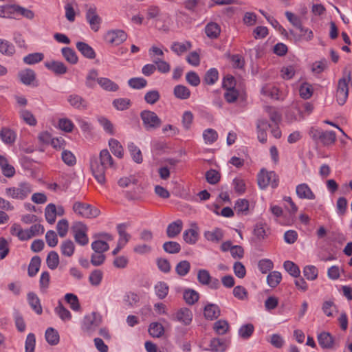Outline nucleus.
Wrapping results in <instances>:
<instances>
[{"label":"nucleus","instance_id":"f257e3e1","mask_svg":"<svg viewBox=\"0 0 352 352\" xmlns=\"http://www.w3.org/2000/svg\"><path fill=\"white\" fill-rule=\"evenodd\" d=\"M113 165V158L107 149L100 151L99 157H93L90 160L92 173L98 183H105L106 170Z\"/></svg>","mask_w":352,"mask_h":352},{"label":"nucleus","instance_id":"f03ea898","mask_svg":"<svg viewBox=\"0 0 352 352\" xmlns=\"http://www.w3.org/2000/svg\"><path fill=\"white\" fill-rule=\"evenodd\" d=\"M74 212L82 218L93 219L98 217L100 211L91 204L81 201H76L72 207Z\"/></svg>","mask_w":352,"mask_h":352},{"label":"nucleus","instance_id":"7ed1b4c3","mask_svg":"<svg viewBox=\"0 0 352 352\" xmlns=\"http://www.w3.org/2000/svg\"><path fill=\"white\" fill-rule=\"evenodd\" d=\"M309 134L313 140L320 142L324 146L333 144L336 140V133L332 131H324L320 129L311 127Z\"/></svg>","mask_w":352,"mask_h":352},{"label":"nucleus","instance_id":"20e7f679","mask_svg":"<svg viewBox=\"0 0 352 352\" xmlns=\"http://www.w3.org/2000/svg\"><path fill=\"white\" fill-rule=\"evenodd\" d=\"M140 118L144 129L147 131H151L160 128L162 124V120L158 116L152 111L144 110L140 113Z\"/></svg>","mask_w":352,"mask_h":352},{"label":"nucleus","instance_id":"39448f33","mask_svg":"<svg viewBox=\"0 0 352 352\" xmlns=\"http://www.w3.org/2000/svg\"><path fill=\"white\" fill-rule=\"evenodd\" d=\"M32 190L30 184L21 182L17 187L7 188L6 189V194L12 199L23 200L31 193Z\"/></svg>","mask_w":352,"mask_h":352},{"label":"nucleus","instance_id":"423d86ee","mask_svg":"<svg viewBox=\"0 0 352 352\" xmlns=\"http://www.w3.org/2000/svg\"><path fill=\"white\" fill-rule=\"evenodd\" d=\"M257 180L261 189H265L269 185L275 188L278 186L279 182L278 177L274 171H266L263 169L258 175Z\"/></svg>","mask_w":352,"mask_h":352},{"label":"nucleus","instance_id":"0eeeda50","mask_svg":"<svg viewBox=\"0 0 352 352\" xmlns=\"http://www.w3.org/2000/svg\"><path fill=\"white\" fill-rule=\"evenodd\" d=\"M101 322V316L98 313L92 312L84 317L81 328L85 332L90 333L94 331Z\"/></svg>","mask_w":352,"mask_h":352},{"label":"nucleus","instance_id":"6e6552de","mask_svg":"<svg viewBox=\"0 0 352 352\" xmlns=\"http://www.w3.org/2000/svg\"><path fill=\"white\" fill-rule=\"evenodd\" d=\"M87 227L82 222H76L72 227L75 241L80 245H86L89 243V238L87 234Z\"/></svg>","mask_w":352,"mask_h":352},{"label":"nucleus","instance_id":"1a4fd4ad","mask_svg":"<svg viewBox=\"0 0 352 352\" xmlns=\"http://www.w3.org/2000/svg\"><path fill=\"white\" fill-rule=\"evenodd\" d=\"M85 18L91 29L95 32H98L100 28L102 19L98 15L95 6L91 5L87 9Z\"/></svg>","mask_w":352,"mask_h":352},{"label":"nucleus","instance_id":"9d476101","mask_svg":"<svg viewBox=\"0 0 352 352\" xmlns=\"http://www.w3.org/2000/svg\"><path fill=\"white\" fill-rule=\"evenodd\" d=\"M198 282L203 285H208L210 289H217L220 287V283L216 278H212L207 270H199L197 272Z\"/></svg>","mask_w":352,"mask_h":352},{"label":"nucleus","instance_id":"9b49d317","mask_svg":"<svg viewBox=\"0 0 352 352\" xmlns=\"http://www.w3.org/2000/svg\"><path fill=\"white\" fill-rule=\"evenodd\" d=\"M126 38V33L122 30H111L108 31L104 35L106 42L114 45H119L125 41Z\"/></svg>","mask_w":352,"mask_h":352},{"label":"nucleus","instance_id":"f8f14e48","mask_svg":"<svg viewBox=\"0 0 352 352\" xmlns=\"http://www.w3.org/2000/svg\"><path fill=\"white\" fill-rule=\"evenodd\" d=\"M67 100L72 107L78 110H85L88 107L87 101L76 94H69L67 98Z\"/></svg>","mask_w":352,"mask_h":352},{"label":"nucleus","instance_id":"ddd939ff","mask_svg":"<svg viewBox=\"0 0 352 352\" xmlns=\"http://www.w3.org/2000/svg\"><path fill=\"white\" fill-rule=\"evenodd\" d=\"M192 311L186 307L179 309L175 314L174 320L184 325H189L192 320Z\"/></svg>","mask_w":352,"mask_h":352},{"label":"nucleus","instance_id":"4468645a","mask_svg":"<svg viewBox=\"0 0 352 352\" xmlns=\"http://www.w3.org/2000/svg\"><path fill=\"white\" fill-rule=\"evenodd\" d=\"M296 193L297 196L302 199L313 200L316 199L315 194L313 192L309 186L305 183H302L296 186Z\"/></svg>","mask_w":352,"mask_h":352},{"label":"nucleus","instance_id":"2eb2a0df","mask_svg":"<svg viewBox=\"0 0 352 352\" xmlns=\"http://www.w3.org/2000/svg\"><path fill=\"white\" fill-rule=\"evenodd\" d=\"M18 76L20 81L25 85H34L33 83L36 80V73L30 68L21 70L18 73Z\"/></svg>","mask_w":352,"mask_h":352},{"label":"nucleus","instance_id":"dca6fc26","mask_svg":"<svg viewBox=\"0 0 352 352\" xmlns=\"http://www.w3.org/2000/svg\"><path fill=\"white\" fill-rule=\"evenodd\" d=\"M318 341L322 349H331L333 348L334 338L329 332L323 331L320 333L318 336Z\"/></svg>","mask_w":352,"mask_h":352},{"label":"nucleus","instance_id":"f3484780","mask_svg":"<svg viewBox=\"0 0 352 352\" xmlns=\"http://www.w3.org/2000/svg\"><path fill=\"white\" fill-rule=\"evenodd\" d=\"M45 66L56 75H63L67 72L65 65L61 61L52 60L45 63Z\"/></svg>","mask_w":352,"mask_h":352},{"label":"nucleus","instance_id":"a211bd4d","mask_svg":"<svg viewBox=\"0 0 352 352\" xmlns=\"http://www.w3.org/2000/svg\"><path fill=\"white\" fill-rule=\"evenodd\" d=\"M5 8L7 9L10 13L17 12L28 19H32L34 17L33 11L18 5H7Z\"/></svg>","mask_w":352,"mask_h":352},{"label":"nucleus","instance_id":"6ab92c4d","mask_svg":"<svg viewBox=\"0 0 352 352\" xmlns=\"http://www.w3.org/2000/svg\"><path fill=\"white\" fill-rule=\"evenodd\" d=\"M220 309L218 305L212 303L207 304L204 309V317L207 320H214L220 316Z\"/></svg>","mask_w":352,"mask_h":352},{"label":"nucleus","instance_id":"aec40b11","mask_svg":"<svg viewBox=\"0 0 352 352\" xmlns=\"http://www.w3.org/2000/svg\"><path fill=\"white\" fill-rule=\"evenodd\" d=\"M183 222L177 219L168 225L166 234L168 238H175L182 230Z\"/></svg>","mask_w":352,"mask_h":352},{"label":"nucleus","instance_id":"412c9836","mask_svg":"<svg viewBox=\"0 0 352 352\" xmlns=\"http://www.w3.org/2000/svg\"><path fill=\"white\" fill-rule=\"evenodd\" d=\"M223 231L219 228H215L212 230L205 231L204 233L206 240L216 243L223 239Z\"/></svg>","mask_w":352,"mask_h":352},{"label":"nucleus","instance_id":"4be33fe9","mask_svg":"<svg viewBox=\"0 0 352 352\" xmlns=\"http://www.w3.org/2000/svg\"><path fill=\"white\" fill-rule=\"evenodd\" d=\"M77 50L87 58L94 59L96 57L94 50L87 43L82 41L76 43Z\"/></svg>","mask_w":352,"mask_h":352},{"label":"nucleus","instance_id":"5701e85b","mask_svg":"<svg viewBox=\"0 0 352 352\" xmlns=\"http://www.w3.org/2000/svg\"><path fill=\"white\" fill-rule=\"evenodd\" d=\"M128 224L125 223L118 224L116 226V230L119 235L118 242L124 245H125L131 238V234L126 230Z\"/></svg>","mask_w":352,"mask_h":352},{"label":"nucleus","instance_id":"b1692460","mask_svg":"<svg viewBox=\"0 0 352 352\" xmlns=\"http://www.w3.org/2000/svg\"><path fill=\"white\" fill-rule=\"evenodd\" d=\"M191 48L192 43L188 41L184 43L173 42L170 46V50L178 56H181Z\"/></svg>","mask_w":352,"mask_h":352},{"label":"nucleus","instance_id":"393cba45","mask_svg":"<svg viewBox=\"0 0 352 352\" xmlns=\"http://www.w3.org/2000/svg\"><path fill=\"white\" fill-rule=\"evenodd\" d=\"M205 33L208 38L216 39L220 35L221 28L217 23L210 22L205 27Z\"/></svg>","mask_w":352,"mask_h":352},{"label":"nucleus","instance_id":"a878e982","mask_svg":"<svg viewBox=\"0 0 352 352\" xmlns=\"http://www.w3.org/2000/svg\"><path fill=\"white\" fill-rule=\"evenodd\" d=\"M97 82L107 91L114 92L119 89L118 85L108 78H97Z\"/></svg>","mask_w":352,"mask_h":352},{"label":"nucleus","instance_id":"bb28decb","mask_svg":"<svg viewBox=\"0 0 352 352\" xmlns=\"http://www.w3.org/2000/svg\"><path fill=\"white\" fill-rule=\"evenodd\" d=\"M0 138L4 143L12 144L15 142L16 135L13 130L7 127H3L0 131Z\"/></svg>","mask_w":352,"mask_h":352},{"label":"nucleus","instance_id":"cd10ccee","mask_svg":"<svg viewBox=\"0 0 352 352\" xmlns=\"http://www.w3.org/2000/svg\"><path fill=\"white\" fill-rule=\"evenodd\" d=\"M28 301L32 309L38 315L43 312L42 307L41 305L40 299L38 296L34 292H29L28 294Z\"/></svg>","mask_w":352,"mask_h":352},{"label":"nucleus","instance_id":"c85d7f7f","mask_svg":"<svg viewBox=\"0 0 352 352\" xmlns=\"http://www.w3.org/2000/svg\"><path fill=\"white\" fill-rule=\"evenodd\" d=\"M62 55L69 63L75 65L78 63V58L76 52L70 47H65L61 50Z\"/></svg>","mask_w":352,"mask_h":352},{"label":"nucleus","instance_id":"c756f323","mask_svg":"<svg viewBox=\"0 0 352 352\" xmlns=\"http://www.w3.org/2000/svg\"><path fill=\"white\" fill-rule=\"evenodd\" d=\"M60 249L63 256L70 257L74 253L75 245L72 241L65 240L61 243Z\"/></svg>","mask_w":352,"mask_h":352},{"label":"nucleus","instance_id":"7c9ffc66","mask_svg":"<svg viewBox=\"0 0 352 352\" xmlns=\"http://www.w3.org/2000/svg\"><path fill=\"white\" fill-rule=\"evenodd\" d=\"M174 96L180 100H186L190 96V89L182 85H176L173 90Z\"/></svg>","mask_w":352,"mask_h":352},{"label":"nucleus","instance_id":"2f4dec72","mask_svg":"<svg viewBox=\"0 0 352 352\" xmlns=\"http://www.w3.org/2000/svg\"><path fill=\"white\" fill-rule=\"evenodd\" d=\"M41 263V259L38 256H34L32 258L28 265V273L29 276L34 277L39 270Z\"/></svg>","mask_w":352,"mask_h":352},{"label":"nucleus","instance_id":"473e14b6","mask_svg":"<svg viewBox=\"0 0 352 352\" xmlns=\"http://www.w3.org/2000/svg\"><path fill=\"white\" fill-rule=\"evenodd\" d=\"M0 52L6 56H12L15 52L14 45L8 41L0 39Z\"/></svg>","mask_w":352,"mask_h":352},{"label":"nucleus","instance_id":"72a5a7b5","mask_svg":"<svg viewBox=\"0 0 352 352\" xmlns=\"http://www.w3.org/2000/svg\"><path fill=\"white\" fill-rule=\"evenodd\" d=\"M199 233L198 232L192 228L185 230L183 233V239L186 243L188 244H195L198 241Z\"/></svg>","mask_w":352,"mask_h":352},{"label":"nucleus","instance_id":"f704fd0d","mask_svg":"<svg viewBox=\"0 0 352 352\" xmlns=\"http://www.w3.org/2000/svg\"><path fill=\"white\" fill-rule=\"evenodd\" d=\"M98 122L107 133L111 135H115L116 131L114 126L109 119L105 117L100 116L98 118Z\"/></svg>","mask_w":352,"mask_h":352},{"label":"nucleus","instance_id":"c9c22d12","mask_svg":"<svg viewBox=\"0 0 352 352\" xmlns=\"http://www.w3.org/2000/svg\"><path fill=\"white\" fill-rule=\"evenodd\" d=\"M44 58V54L41 52H34L24 56L23 61L26 65H34L42 61Z\"/></svg>","mask_w":352,"mask_h":352},{"label":"nucleus","instance_id":"e433bc0d","mask_svg":"<svg viewBox=\"0 0 352 352\" xmlns=\"http://www.w3.org/2000/svg\"><path fill=\"white\" fill-rule=\"evenodd\" d=\"M46 341L50 345H56L59 342V334L56 330L52 327H49L45 331Z\"/></svg>","mask_w":352,"mask_h":352},{"label":"nucleus","instance_id":"4c0bfd02","mask_svg":"<svg viewBox=\"0 0 352 352\" xmlns=\"http://www.w3.org/2000/svg\"><path fill=\"white\" fill-rule=\"evenodd\" d=\"M183 296L186 302L190 305H194L199 298V293L192 289H186L184 292Z\"/></svg>","mask_w":352,"mask_h":352},{"label":"nucleus","instance_id":"58836bf2","mask_svg":"<svg viewBox=\"0 0 352 352\" xmlns=\"http://www.w3.org/2000/svg\"><path fill=\"white\" fill-rule=\"evenodd\" d=\"M112 104L115 109L118 111H124L128 109L131 105V102L130 99L126 98H116L113 100Z\"/></svg>","mask_w":352,"mask_h":352},{"label":"nucleus","instance_id":"ea45409f","mask_svg":"<svg viewBox=\"0 0 352 352\" xmlns=\"http://www.w3.org/2000/svg\"><path fill=\"white\" fill-rule=\"evenodd\" d=\"M45 216L46 221L50 224H53L56 219V208L54 204H49L45 210Z\"/></svg>","mask_w":352,"mask_h":352},{"label":"nucleus","instance_id":"a19ab883","mask_svg":"<svg viewBox=\"0 0 352 352\" xmlns=\"http://www.w3.org/2000/svg\"><path fill=\"white\" fill-rule=\"evenodd\" d=\"M109 146L111 151L114 155L119 158L123 157V148L120 143L116 139L111 138L109 141Z\"/></svg>","mask_w":352,"mask_h":352},{"label":"nucleus","instance_id":"79ce46f5","mask_svg":"<svg viewBox=\"0 0 352 352\" xmlns=\"http://www.w3.org/2000/svg\"><path fill=\"white\" fill-rule=\"evenodd\" d=\"M163 250L168 254H177L181 251V245L179 243L173 241L165 242L162 245Z\"/></svg>","mask_w":352,"mask_h":352},{"label":"nucleus","instance_id":"37998d69","mask_svg":"<svg viewBox=\"0 0 352 352\" xmlns=\"http://www.w3.org/2000/svg\"><path fill=\"white\" fill-rule=\"evenodd\" d=\"M46 263L50 270H55L59 264V256L56 252L51 251L48 253Z\"/></svg>","mask_w":352,"mask_h":352},{"label":"nucleus","instance_id":"c03bdc74","mask_svg":"<svg viewBox=\"0 0 352 352\" xmlns=\"http://www.w3.org/2000/svg\"><path fill=\"white\" fill-rule=\"evenodd\" d=\"M219 79V72L216 68H210L204 76V82L209 85H214Z\"/></svg>","mask_w":352,"mask_h":352},{"label":"nucleus","instance_id":"a18cd8bd","mask_svg":"<svg viewBox=\"0 0 352 352\" xmlns=\"http://www.w3.org/2000/svg\"><path fill=\"white\" fill-rule=\"evenodd\" d=\"M55 313L59 316V318L63 321L70 320L72 318V314L70 311L67 309L61 303L58 302V306L55 308Z\"/></svg>","mask_w":352,"mask_h":352},{"label":"nucleus","instance_id":"49530a36","mask_svg":"<svg viewBox=\"0 0 352 352\" xmlns=\"http://www.w3.org/2000/svg\"><path fill=\"white\" fill-rule=\"evenodd\" d=\"M282 279L281 274L278 271L270 272L267 276V283L272 288L276 287Z\"/></svg>","mask_w":352,"mask_h":352},{"label":"nucleus","instance_id":"de8ad7c7","mask_svg":"<svg viewBox=\"0 0 352 352\" xmlns=\"http://www.w3.org/2000/svg\"><path fill=\"white\" fill-rule=\"evenodd\" d=\"M164 332V327L159 322H152L149 326L148 333L153 338L161 337Z\"/></svg>","mask_w":352,"mask_h":352},{"label":"nucleus","instance_id":"09e8293b","mask_svg":"<svg viewBox=\"0 0 352 352\" xmlns=\"http://www.w3.org/2000/svg\"><path fill=\"white\" fill-rule=\"evenodd\" d=\"M169 287L164 282H159L155 286V294L160 299H164L168 295Z\"/></svg>","mask_w":352,"mask_h":352},{"label":"nucleus","instance_id":"8fccbe9b","mask_svg":"<svg viewBox=\"0 0 352 352\" xmlns=\"http://www.w3.org/2000/svg\"><path fill=\"white\" fill-rule=\"evenodd\" d=\"M285 270L292 276L298 278L300 276V271L297 265L290 261H286L283 263Z\"/></svg>","mask_w":352,"mask_h":352},{"label":"nucleus","instance_id":"3c124183","mask_svg":"<svg viewBox=\"0 0 352 352\" xmlns=\"http://www.w3.org/2000/svg\"><path fill=\"white\" fill-rule=\"evenodd\" d=\"M190 270V263L186 260L179 262L175 267V272L180 276H184L188 274Z\"/></svg>","mask_w":352,"mask_h":352},{"label":"nucleus","instance_id":"603ef678","mask_svg":"<svg viewBox=\"0 0 352 352\" xmlns=\"http://www.w3.org/2000/svg\"><path fill=\"white\" fill-rule=\"evenodd\" d=\"M129 151L133 157V160L138 164L142 162V155L140 149L133 142L128 145Z\"/></svg>","mask_w":352,"mask_h":352},{"label":"nucleus","instance_id":"864d4df0","mask_svg":"<svg viewBox=\"0 0 352 352\" xmlns=\"http://www.w3.org/2000/svg\"><path fill=\"white\" fill-rule=\"evenodd\" d=\"M128 85L133 89H141L146 86L147 80L142 77L131 78L128 80Z\"/></svg>","mask_w":352,"mask_h":352},{"label":"nucleus","instance_id":"5fc2aeb1","mask_svg":"<svg viewBox=\"0 0 352 352\" xmlns=\"http://www.w3.org/2000/svg\"><path fill=\"white\" fill-rule=\"evenodd\" d=\"M215 332L219 335H224L228 331L229 324L225 320H219L214 323Z\"/></svg>","mask_w":352,"mask_h":352},{"label":"nucleus","instance_id":"6e6d98bb","mask_svg":"<svg viewBox=\"0 0 352 352\" xmlns=\"http://www.w3.org/2000/svg\"><path fill=\"white\" fill-rule=\"evenodd\" d=\"M66 302L69 304L70 308L74 311H79L80 309V305L79 303L77 296L74 294H67L65 296Z\"/></svg>","mask_w":352,"mask_h":352},{"label":"nucleus","instance_id":"4d7b16f0","mask_svg":"<svg viewBox=\"0 0 352 352\" xmlns=\"http://www.w3.org/2000/svg\"><path fill=\"white\" fill-rule=\"evenodd\" d=\"M91 248L95 253H104L107 252L109 248V244L102 240H96L91 243Z\"/></svg>","mask_w":352,"mask_h":352},{"label":"nucleus","instance_id":"13d9d810","mask_svg":"<svg viewBox=\"0 0 352 352\" xmlns=\"http://www.w3.org/2000/svg\"><path fill=\"white\" fill-rule=\"evenodd\" d=\"M98 76V71L95 69L89 70L86 76L85 85L90 89H94L96 86L95 81L97 80Z\"/></svg>","mask_w":352,"mask_h":352},{"label":"nucleus","instance_id":"bf43d9fd","mask_svg":"<svg viewBox=\"0 0 352 352\" xmlns=\"http://www.w3.org/2000/svg\"><path fill=\"white\" fill-rule=\"evenodd\" d=\"M254 330L252 324H243L239 329V335L243 339H248L252 335Z\"/></svg>","mask_w":352,"mask_h":352},{"label":"nucleus","instance_id":"052dcab7","mask_svg":"<svg viewBox=\"0 0 352 352\" xmlns=\"http://www.w3.org/2000/svg\"><path fill=\"white\" fill-rule=\"evenodd\" d=\"M285 16L287 19V20L296 28L300 30V32H302L304 30V28L302 25V22L300 19L293 14L292 12L289 11H286Z\"/></svg>","mask_w":352,"mask_h":352},{"label":"nucleus","instance_id":"680f3d73","mask_svg":"<svg viewBox=\"0 0 352 352\" xmlns=\"http://www.w3.org/2000/svg\"><path fill=\"white\" fill-rule=\"evenodd\" d=\"M318 271L314 265H307L303 269L305 277L309 280H314L318 277Z\"/></svg>","mask_w":352,"mask_h":352},{"label":"nucleus","instance_id":"e2e57ef3","mask_svg":"<svg viewBox=\"0 0 352 352\" xmlns=\"http://www.w3.org/2000/svg\"><path fill=\"white\" fill-rule=\"evenodd\" d=\"M160 99V94L157 90H151L144 95V100L149 104H154Z\"/></svg>","mask_w":352,"mask_h":352},{"label":"nucleus","instance_id":"0e129e2a","mask_svg":"<svg viewBox=\"0 0 352 352\" xmlns=\"http://www.w3.org/2000/svg\"><path fill=\"white\" fill-rule=\"evenodd\" d=\"M203 138L206 144H212L218 138L217 131L212 129H206L203 133Z\"/></svg>","mask_w":352,"mask_h":352},{"label":"nucleus","instance_id":"69168bd1","mask_svg":"<svg viewBox=\"0 0 352 352\" xmlns=\"http://www.w3.org/2000/svg\"><path fill=\"white\" fill-rule=\"evenodd\" d=\"M140 300V298L138 294L133 292H129L126 294L124 297V301L127 306L133 307L135 306Z\"/></svg>","mask_w":352,"mask_h":352},{"label":"nucleus","instance_id":"338daca9","mask_svg":"<svg viewBox=\"0 0 352 352\" xmlns=\"http://www.w3.org/2000/svg\"><path fill=\"white\" fill-rule=\"evenodd\" d=\"M56 229L58 233V235L60 237H65L68 232L69 229V223L68 221L65 219H63L58 221L56 225Z\"/></svg>","mask_w":352,"mask_h":352},{"label":"nucleus","instance_id":"774afa93","mask_svg":"<svg viewBox=\"0 0 352 352\" xmlns=\"http://www.w3.org/2000/svg\"><path fill=\"white\" fill-rule=\"evenodd\" d=\"M239 91L234 87H230L224 93V98L228 103L234 102L239 97Z\"/></svg>","mask_w":352,"mask_h":352}]
</instances>
